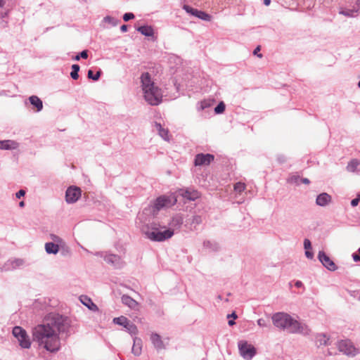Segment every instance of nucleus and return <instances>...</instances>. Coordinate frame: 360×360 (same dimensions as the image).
<instances>
[{
    "label": "nucleus",
    "instance_id": "nucleus-1",
    "mask_svg": "<svg viewBox=\"0 0 360 360\" xmlns=\"http://www.w3.org/2000/svg\"><path fill=\"white\" fill-rule=\"evenodd\" d=\"M69 328L67 318L59 314H52L45 322L33 328V340L46 351L56 352L60 347L59 335L68 333Z\"/></svg>",
    "mask_w": 360,
    "mask_h": 360
},
{
    "label": "nucleus",
    "instance_id": "nucleus-2",
    "mask_svg": "<svg viewBox=\"0 0 360 360\" xmlns=\"http://www.w3.org/2000/svg\"><path fill=\"white\" fill-rule=\"evenodd\" d=\"M141 87L146 102L151 105H158L162 101V93L160 89L155 86L148 72L141 77Z\"/></svg>",
    "mask_w": 360,
    "mask_h": 360
},
{
    "label": "nucleus",
    "instance_id": "nucleus-3",
    "mask_svg": "<svg viewBox=\"0 0 360 360\" xmlns=\"http://www.w3.org/2000/svg\"><path fill=\"white\" fill-rule=\"evenodd\" d=\"M141 230L148 239L156 242H162L169 239L174 233V229L171 228L165 229V226H162L156 222L144 224L141 227Z\"/></svg>",
    "mask_w": 360,
    "mask_h": 360
},
{
    "label": "nucleus",
    "instance_id": "nucleus-4",
    "mask_svg": "<svg viewBox=\"0 0 360 360\" xmlns=\"http://www.w3.org/2000/svg\"><path fill=\"white\" fill-rule=\"evenodd\" d=\"M271 319L276 328L286 330L289 333H291L295 320L290 315L284 312H278L273 314Z\"/></svg>",
    "mask_w": 360,
    "mask_h": 360
},
{
    "label": "nucleus",
    "instance_id": "nucleus-5",
    "mask_svg": "<svg viewBox=\"0 0 360 360\" xmlns=\"http://www.w3.org/2000/svg\"><path fill=\"white\" fill-rule=\"evenodd\" d=\"M176 202V199L174 196L162 195L158 197L150 207V210L153 214H156L160 210L169 207Z\"/></svg>",
    "mask_w": 360,
    "mask_h": 360
},
{
    "label": "nucleus",
    "instance_id": "nucleus-6",
    "mask_svg": "<svg viewBox=\"0 0 360 360\" xmlns=\"http://www.w3.org/2000/svg\"><path fill=\"white\" fill-rule=\"evenodd\" d=\"M95 255L103 258L108 264L117 269L122 268L124 264L122 257L115 254L108 252H98L95 253Z\"/></svg>",
    "mask_w": 360,
    "mask_h": 360
},
{
    "label": "nucleus",
    "instance_id": "nucleus-7",
    "mask_svg": "<svg viewBox=\"0 0 360 360\" xmlns=\"http://www.w3.org/2000/svg\"><path fill=\"white\" fill-rule=\"evenodd\" d=\"M12 333L19 342L22 348L29 349L31 347V340L26 330L20 326H15L13 328Z\"/></svg>",
    "mask_w": 360,
    "mask_h": 360
},
{
    "label": "nucleus",
    "instance_id": "nucleus-8",
    "mask_svg": "<svg viewBox=\"0 0 360 360\" xmlns=\"http://www.w3.org/2000/svg\"><path fill=\"white\" fill-rule=\"evenodd\" d=\"M112 323L122 326L131 336H134L138 334L139 330L136 326L124 316L114 318L112 319Z\"/></svg>",
    "mask_w": 360,
    "mask_h": 360
},
{
    "label": "nucleus",
    "instance_id": "nucleus-9",
    "mask_svg": "<svg viewBox=\"0 0 360 360\" xmlns=\"http://www.w3.org/2000/svg\"><path fill=\"white\" fill-rule=\"evenodd\" d=\"M240 356L245 360H251L256 354V349L245 340H240L238 343Z\"/></svg>",
    "mask_w": 360,
    "mask_h": 360
},
{
    "label": "nucleus",
    "instance_id": "nucleus-10",
    "mask_svg": "<svg viewBox=\"0 0 360 360\" xmlns=\"http://www.w3.org/2000/svg\"><path fill=\"white\" fill-rule=\"evenodd\" d=\"M337 345L339 351L347 356H354L359 352V349L349 340H340Z\"/></svg>",
    "mask_w": 360,
    "mask_h": 360
},
{
    "label": "nucleus",
    "instance_id": "nucleus-11",
    "mask_svg": "<svg viewBox=\"0 0 360 360\" xmlns=\"http://www.w3.org/2000/svg\"><path fill=\"white\" fill-rule=\"evenodd\" d=\"M360 13V0H356L353 6H341L339 14L347 18H355Z\"/></svg>",
    "mask_w": 360,
    "mask_h": 360
},
{
    "label": "nucleus",
    "instance_id": "nucleus-12",
    "mask_svg": "<svg viewBox=\"0 0 360 360\" xmlns=\"http://www.w3.org/2000/svg\"><path fill=\"white\" fill-rule=\"evenodd\" d=\"M25 264L24 259L21 258H11L0 267L1 271H11L22 267Z\"/></svg>",
    "mask_w": 360,
    "mask_h": 360
},
{
    "label": "nucleus",
    "instance_id": "nucleus-13",
    "mask_svg": "<svg viewBox=\"0 0 360 360\" xmlns=\"http://www.w3.org/2000/svg\"><path fill=\"white\" fill-rule=\"evenodd\" d=\"M81 189L77 186H70L65 192V201L68 204L76 202L81 197Z\"/></svg>",
    "mask_w": 360,
    "mask_h": 360
},
{
    "label": "nucleus",
    "instance_id": "nucleus-14",
    "mask_svg": "<svg viewBox=\"0 0 360 360\" xmlns=\"http://www.w3.org/2000/svg\"><path fill=\"white\" fill-rule=\"evenodd\" d=\"M290 333H299L307 336L310 335L311 329L307 324L295 319Z\"/></svg>",
    "mask_w": 360,
    "mask_h": 360
},
{
    "label": "nucleus",
    "instance_id": "nucleus-15",
    "mask_svg": "<svg viewBox=\"0 0 360 360\" xmlns=\"http://www.w3.org/2000/svg\"><path fill=\"white\" fill-rule=\"evenodd\" d=\"M318 258L321 264L330 271H335L337 266L330 258L323 251H319Z\"/></svg>",
    "mask_w": 360,
    "mask_h": 360
},
{
    "label": "nucleus",
    "instance_id": "nucleus-16",
    "mask_svg": "<svg viewBox=\"0 0 360 360\" xmlns=\"http://www.w3.org/2000/svg\"><path fill=\"white\" fill-rule=\"evenodd\" d=\"M214 160V156L210 154H198L195 158L196 166L207 165Z\"/></svg>",
    "mask_w": 360,
    "mask_h": 360
},
{
    "label": "nucleus",
    "instance_id": "nucleus-17",
    "mask_svg": "<svg viewBox=\"0 0 360 360\" xmlns=\"http://www.w3.org/2000/svg\"><path fill=\"white\" fill-rule=\"evenodd\" d=\"M150 341L153 347L158 350H162L165 349V345L161 338V336L156 333H152L150 337Z\"/></svg>",
    "mask_w": 360,
    "mask_h": 360
},
{
    "label": "nucleus",
    "instance_id": "nucleus-18",
    "mask_svg": "<svg viewBox=\"0 0 360 360\" xmlns=\"http://www.w3.org/2000/svg\"><path fill=\"white\" fill-rule=\"evenodd\" d=\"M179 194L188 200H195L200 196L199 192L194 189H182L179 191Z\"/></svg>",
    "mask_w": 360,
    "mask_h": 360
},
{
    "label": "nucleus",
    "instance_id": "nucleus-19",
    "mask_svg": "<svg viewBox=\"0 0 360 360\" xmlns=\"http://www.w3.org/2000/svg\"><path fill=\"white\" fill-rule=\"evenodd\" d=\"M332 198L327 193H322L317 195L316 204L320 207H325L331 202Z\"/></svg>",
    "mask_w": 360,
    "mask_h": 360
},
{
    "label": "nucleus",
    "instance_id": "nucleus-20",
    "mask_svg": "<svg viewBox=\"0 0 360 360\" xmlns=\"http://www.w3.org/2000/svg\"><path fill=\"white\" fill-rule=\"evenodd\" d=\"M121 300L122 302L131 309L137 310L139 309V303L129 295H122Z\"/></svg>",
    "mask_w": 360,
    "mask_h": 360
},
{
    "label": "nucleus",
    "instance_id": "nucleus-21",
    "mask_svg": "<svg viewBox=\"0 0 360 360\" xmlns=\"http://www.w3.org/2000/svg\"><path fill=\"white\" fill-rule=\"evenodd\" d=\"M19 146V143L13 140L0 141V149L1 150H15Z\"/></svg>",
    "mask_w": 360,
    "mask_h": 360
},
{
    "label": "nucleus",
    "instance_id": "nucleus-22",
    "mask_svg": "<svg viewBox=\"0 0 360 360\" xmlns=\"http://www.w3.org/2000/svg\"><path fill=\"white\" fill-rule=\"evenodd\" d=\"M81 302L86 306L89 309L92 311H97L98 308L96 304H95L91 298L86 295H82L79 298Z\"/></svg>",
    "mask_w": 360,
    "mask_h": 360
},
{
    "label": "nucleus",
    "instance_id": "nucleus-23",
    "mask_svg": "<svg viewBox=\"0 0 360 360\" xmlns=\"http://www.w3.org/2000/svg\"><path fill=\"white\" fill-rule=\"evenodd\" d=\"M44 248L47 254L56 255L60 249L62 248V245L55 243L48 242L45 243Z\"/></svg>",
    "mask_w": 360,
    "mask_h": 360
},
{
    "label": "nucleus",
    "instance_id": "nucleus-24",
    "mask_svg": "<svg viewBox=\"0 0 360 360\" xmlns=\"http://www.w3.org/2000/svg\"><path fill=\"white\" fill-rule=\"evenodd\" d=\"M133 337V347L131 349L132 353L135 356H139L141 354L142 350V341L140 338H137L136 335Z\"/></svg>",
    "mask_w": 360,
    "mask_h": 360
},
{
    "label": "nucleus",
    "instance_id": "nucleus-25",
    "mask_svg": "<svg viewBox=\"0 0 360 360\" xmlns=\"http://www.w3.org/2000/svg\"><path fill=\"white\" fill-rule=\"evenodd\" d=\"M29 101L33 107L36 108L37 112H40L43 109L42 101L37 96H31L29 97Z\"/></svg>",
    "mask_w": 360,
    "mask_h": 360
},
{
    "label": "nucleus",
    "instance_id": "nucleus-26",
    "mask_svg": "<svg viewBox=\"0 0 360 360\" xmlns=\"http://www.w3.org/2000/svg\"><path fill=\"white\" fill-rule=\"evenodd\" d=\"M119 22H120V20L118 19L113 18L112 16H110V15H107L103 18L101 23H102V26L104 28H108V26L106 25H109L112 27H115L119 23Z\"/></svg>",
    "mask_w": 360,
    "mask_h": 360
},
{
    "label": "nucleus",
    "instance_id": "nucleus-27",
    "mask_svg": "<svg viewBox=\"0 0 360 360\" xmlns=\"http://www.w3.org/2000/svg\"><path fill=\"white\" fill-rule=\"evenodd\" d=\"M137 31L146 37H153L155 34L153 27L150 25L139 27Z\"/></svg>",
    "mask_w": 360,
    "mask_h": 360
},
{
    "label": "nucleus",
    "instance_id": "nucleus-28",
    "mask_svg": "<svg viewBox=\"0 0 360 360\" xmlns=\"http://www.w3.org/2000/svg\"><path fill=\"white\" fill-rule=\"evenodd\" d=\"M347 170L349 172H360V161L357 159L352 160L347 166Z\"/></svg>",
    "mask_w": 360,
    "mask_h": 360
},
{
    "label": "nucleus",
    "instance_id": "nucleus-29",
    "mask_svg": "<svg viewBox=\"0 0 360 360\" xmlns=\"http://www.w3.org/2000/svg\"><path fill=\"white\" fill-rule=\"evenodd\" d=\"M329 338L324 333H319L315 336V344L318 347L326 345Z\"/></svg>",
    "mask_w": 360,
    "mask_h": 360
},
{
    "label": "nucleus",
    "instance_id": "nucleus-30",
    "mask_svg": "<svg viewBox=\"0 0 360 360\" xmlns=\"http://www.w3.org/2000/svg\"><path fill=\"white\" fill-rule=\"evenodd\" d=\"M155 129L158 131L159 135L165 141L169 140V131L164 129L160 123H155Z\"/></svg>",
    "mask_w": 360,
    "mask_h": 360
},
{
    "label": "nucleus",
    "instance_id": "nucleus-31",
    "mask_svg": "<svg viewBox=\"0 0 360 360\" xmlns=\"http://www.w3.org/2000/svg\"><path fill=\"white\" fill-rule=\"evenodd\" d=\"M214 101L212 100H203L197 103L196 108L198 111H202L211 107L213 104Z\"/></svg>",
    "mask_w": 360,
    "mask_h": 360
},
{
    "label": "nucleus",
    "instance_id": "nucleus-32",
    "mask_svg": "<svg viewBox=\"0 0 360 360\" xmlns=\"http://www.w3.org/2000/svg\"><path fill=\"white\" fill-rule=\"evenodd\" d=\"M245 184L242 182H238L234 184L233 190L236 194V197L238 195H240L241 193L245 191Z\"/></svg>",
    "mask_w": 360,
    "mask_h": 360
},
{
    "label": "nucleus",
    "instance_id": "nucleus-33",
    "mask_svg": "<svg viewBox=\"0 0 360 360\" xmlns=\"http://www.w3.org/2000/svg\"><path fill=\"white\" fill-rule=\"evenodd\" d=\"M193 16L205 21H210L211 20V16L209 14L198 9L195 11Z\"/></svg>",
    "mask_w": 360,
    "mask_h": 360
},
{
    "label": "nucleus",
    "instance_id": "nucleus-34",
    "mask_svg": "<svg viewBox=\"0 0 360 360\" xmlns=\"http://www.w3.org/2000/svg\"><path fill=\"white\" fill-rule=\"evenodd\" d=\"M79 65L74 64L72 65V71L70 72V77L73 79H77L79 77L78 72L79 71Z\"/></svg>",
    "mask_w": 360,
    "mask_h": 360
},
{
    "label": "nucleus",
    "instance_id": "nucleus-35",
    "mask_svg": "<svg viewBox=\"0 0 360 360\" xmlns=\"http://www.w3.org/2000/svg\"><path fill=\"white\" fill-rule=\"evenodd\" d=\"M50 238L52 240L51 243H55L62 245V248L65 246V241L58 236L55 234H51Z\"/></svg>",
    "mask_w": 360,
    "mask_h": 360
},
{
    "label": "nucleus",
    "instance_id": "nucleus-36",
    "mask_svg": "<svg viewBox=\"0 0 360 360\" xmlns=\"http://www.w3.org/2000/svg\"><path fill=\"white\" fill-rule=\"evenodd\" d=\"M183 222V220L181 219V217H175L174 218H172L171 222L169 223V225H170V228L172 229H173L172 227L173 226H177V227H179L180 225L182 224Z\"/></svg>",
    "mask_w": 360,
    "mask_h": 360
},
{
    "label": "nucleus",
    "instance_id": "nucleus-37",
    "mask_svg": "<svg viewBox=\"0 0 360 360\" xmlns=\"http://www.w3.org/2000/svg\"><path fill=\"white\" fill-rule=\"evenodd\" d=\"M203 246L205 249H207L210 250H217V245L215 243H212L210 240L204 241Z\"/></svg>",
    "mask_w": 360,
    "mask_h": 360
},
{
    "label": "nucleus",
    "instance_id": "nucleus-38",
    "mask_svg": "<svg viewBox=\"0 0 360 360\" xmlns=\"http://www.w3.org/2000/svg\"><path fill=\"white\" fill-rule=\"evenodd\" d=\"M226 105L223 101H221L217 107L214 108V112L216 114L223 113L225 110Z\"/></svg>",
    "mask_w": 360,
    "mask_h": 360
},
{
    "label": "nucleus",
    "instance_id": "nucleus-39",
    "mask_svg": "<svg viewBox=\"0 0 360 360\" xmlns=\"http://www.w3.org/2000/svg\"><path fill=\"white\" fill-rule=\"evenodd\" d=\"M100 76H101V71H98L96 75L94 74L93 71L91 70H89L88 71V77L94 81L98 80L99 79Z\"/></svg>",
    "mask_w": 360,
    "mask_h": 360
},
{
    "label": "nucleus",
    "instance_id": "nucleus-40",
    "mask_svg": "<svg viewBox=\"0 0 360 360\" xmlns=\"http://www.w3.org/2000/svg\"><path fill=\"white\" fill-rule=\"evenodd\" d=\"M183 8L187 13H189L191 15H194L195 11H196L195 8H193L188 5H184Z\"/></svg>",
    "mask_w": 360,
    "mask_h": 360
},
{
    "label": "nucleus",
    "instance_id": "nucleus-41",
    "mask_svg": "<svg viewBox=\"0 0 360 360\" xmlns=\"http://www.w3.org/2000/svg\"><path fill=\"white\" fill-rule=\"evenodd\" d=\"M134 15L132 13H126L123 15V20L124 21H128V20L134 19Z\"/></svg>",
    "mask_w": 360,
    "mask_h": 360
},
{
    "label": "nucleus",
    "instance_id": "nucleus-42",
    "mask_svg": "<svg viewBox=\"0 0 360 360\" xmlns=\"http://www.w3.org/2000/svg\"><path fill=\"white\" fill-rule=\"evenodd\" d=\"M304 248L306 250H311V241L307 239V238H305L304 240Z\"/></svg>",
    "mask_w": 360,
    "mask_h": 360
},
{
    "label": "nucleus",
    "instance_id": "nucleus-43",
    "mask_svg": "<svg viewBox=\"0 0 360 360\" xmlns=\"http://www.w3.org/2000/svg\"><path fill=\"white\" fill-rule=\"evenodd\" d=\"M359 201H360V195H358L356 198L353 199L351 201V205L352 207H355L359 204Z\"/></svg>",
    "mask_w": 360,
    "mask_h": 360
},
{
    "label": "nucleus",
    "instance_id": "nucleus-44",
    "mask_svg": "<svg viewBox=\"0 0 360 360\" xmlns=\"http://www.w3.org/2000/svg\"><path fill=\"white\" fill-rule=\"evenodd\" d=\"M257 324L260 327H267L266 321L264 319H258Z\"/></svg>",
    "mask_w": 360,
    "mask_h": 360
},
{
    "label": "nucleus",
    "instance_id": "nucleus-45",
    "mask_svg": "<svg viewBox=\"0 0 360 360\" xmlns=\"http://www.w3.org/2000/svg\"><path fill=\"white\" fill-rule=\"evenodd\" d=\"M305 256L309 259H312L314 258V253L313 252L311 251V250H305Z\"/></svg>",
    "mask_w": 360,
    "mask_h": 360
},
{
    "label": "nucleus",
    "instance_id": "nucleus-46",
    "mask_svg": "<svg viewBox=\"0 0 360 360\" xmlns=\"http://www.w3.org/2000/svg\"><path fill=\"white\" fill-rule=\"evenodd\" d=\"M25 195V191L23 189H20L15 193V197L17 198H20Z\"/></svg>",
    "mask_w": 360,
    "mask_h": 360
},
{
    "label": "nucleus",
    "instance_id": "nucleus-47",
    "mask_svg": "<svg viewBox=\"0 0 360 360\" xmlns=\"http://www.w3.org/2000/svg\"><path fill=\"white\" fill-rule=\"evenodd\" d=\"M358 252L360 254V248H359ZM352 259L354 262H360V256L356 253L352 254Z\"/></svg>",
    "mask_w": 360,
    "mask_h": 360
},
{
    "label": "nucleus",
    "instance_id": "nucleus-48",
    "mask_svg": "<svg viewBox=\"0 0 360 360\" xmlns=\"http://www.w3.org/2000/svg\"><path fill=\"white\" fill-rule=\"evenodd\" d=\"M62 250V252H61V254L63 255H68L70 254V250L69 248L66 246V245L65 244V246L63 248H60Z\"/></svg>",
    "mask_w": 360,
    "mask_h": 360
},
{
    "label": "nucleus",
    "instance_id": "nucleus-49",
    "mask_svg": "<svg viewBox=\"0 0 360 360\" xmlns=\"http://www.w3.org/2000/svg\"><path fill=\"white\" fill-rule=\"evenodd\" d=\"M79 56H80V58H84V59L87 58V57H88L87 51H86V50L82 51L80 53Z\"/></svg>",
    "mask_w": 360,
    "mask_h": 360
},
{
    "label": "nucleus",
    "instance_id": "nucleus-50",
    "mask_svg": "<svg viewBox=\"0 0 360 360\" xmlns=\"http://www.w3.org/2000/svg\"><path fill=\"white\" fill-rule=\"evenodd\" d=\"M260 51V48L259 46H257L253 51V53L255 55H257L259 58H262V55L260 54V53H258V52Z\"/></svg>",
    "mask_w": 360,
    "mask_h": 360
},
{
    "label": "nucleus",
    "instance_id": "nucleus-51",
    "mask_svg": "<svg viewBox=\"0 0 360 360\" xmlns=\"http://www.w3.org/2000/svg\"><path fill=\"white\" fill-rule=\"evenodd\" d=\"M120 30L122 32H125L127 31V26L126 25H123L121 26L120 27Z\"/></svg>",
    "mask_w": 360,
    "mask_h": 360
},
{
    "label": "nucleus",
    "instance_id": "nucleus-52",
    "mask_svg": "<svg viewBox=\"0 0 360 360\" xmlns=\"http://www.w3.org/2000/svg\"><path fill=\"white\" fill-rule=\"evenodd\" d=\"M301 181H302V182L303 184H309V180L308 179H307V178H303V179H302Z\"/></svg>",
    "mask_w": 360,
    "mask_h": 360
},
{
    "label": "nucleus",
    "instance_id": "nucleus-53",
    "mask_svg": "<svg viewBox=\"0 0 360 360\" xmlns=\"http://www.w3.org/2000/svg\"><path fill=\"white\" fill-rule=\"evenodd\" d=\"M295 286L297 287V288H300L301 286H302V281H297L296 283H295Z\"/></svg>",
    "mask_w": 360,
    "mask_h": 360
},
{
    "label": "nucleus",
    "instance_id": "nucleus-54",
    "mask_svg": "<svg viewBox=\"0 0 360 360\" xmlns=\"http://www.w3.org/2000/svg\"><path fill=\"white\" fill-rule=\"evenodd\" d=\"M228 317H232L236 319L237 318V315L235 313H232L231 314H229Z\"/></svg>",
    "mask_w": 360,
    "mask_h": 360
},
{
    "label": "nucleus",
    "instance_id": "nucleus-55",
    "mask_svg": "<svg viewBox=\"0 0 360 360\" xmlns=\"http://www.w3.org/2000/svg\"><path fill=\"white\" fill-rule=\"evenodd\" d=\"M271 3V0H264V4L266 5V6H269Z\"/></svg>",
    "mask_w": 360,
    "mask_h": 360
},
{
    "label": "nucleus",
    "instance_id": "nucleus-56",
    "mask_svg": "<svg viewBox=\"0 0 360 360\" xmlns=\"http://www.w3.org/2000/svg\"><path fill=\"white\" fill-rule=\"evenodd\" d=\"M228 323H229V326H233V325H234L236 323H235V321H233V320H230V321H229Z\"/></svg>",
    "mask_w": 360,
    "mask_h": 360
},
{
    "label": "nucleus",
    "instance_id": "nucleus-57",
    "mask_svg": "<svg viewBox=\"0 0 360 360\" xmlns=\"http://www.w3.org/2000/svg\"><path fill=\"white\" fill-rule=\"evenodd\" d=\"M19 206L20 207H25V202L24 201H21L19 202Z\"/></svg>",
    "mask_w": 360,
    "mask_h": 360
},
{
    "label": "nucleus",
    "instance_id": "nucleus-58",
    "mask_svg": "<svg viewBox=\"0 0 360 360\" xmlns=\"http://www.w3.org/2000/svg\"><path fill=\"white\" fill-rule=\"evenodd\" d=\"M80 59V56L79 55H77L75 58H74V60H79Z\"/></svg>",
    "mask_w": 360,
    "mask_h": 360
},
{
    "label": "nucleus",
    "instance_id": "nucleus-59",
    "mask_svg": "<svg viewBox=\"0 0 360 360\" xmlns=\"http://www.w3.org/2000/svg\"><path fill=\"white\" fill-rule=\"evenodd\" d=\"M4 6V0H0V8Z\"/></svg>",
    "mask_w": 360,
    "mask_h": 360
},
{
    "label": "nucleus",
    "instance_id": "nucleus-60",
    "mask_svg": "<svg viewBox=\"0 0 360 360\" xmlns=\"http://www.w3.org/2000/svg\"><path fill=\"white\" fill-rule=\"evenodd\" d=\"M357 86H358V87L360 89V81L358 82Z\"/></svg>",
    "mask_w": 360,
    "mask_h": 360
},
{
    "label": "nucleus",
    "instance_id": "nucleus-61",
    "mask_svg": "<svg viewBox=\"0 0 360 360\" xmlns=\"http://www.w3.org/2000/svg\"><path fill=\"white\" fill-rule=\"evenodd\" d=\"M280 161L281 162H284L285 161L284 158L282 160H281Z\"/></svg>",
    "mask_w": 360,
    "mask_h": 360
}]
</instances>
